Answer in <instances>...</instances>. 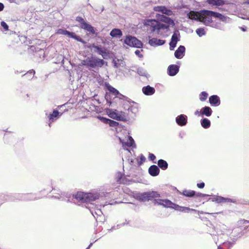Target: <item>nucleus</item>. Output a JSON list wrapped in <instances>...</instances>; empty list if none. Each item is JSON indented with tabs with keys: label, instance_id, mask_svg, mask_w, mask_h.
Segmentation results:
<instances>
[{
	"label": "nucleus",
	"instance_id": "1",
	"mask_svg": "<svg viewBox=\"0 0 249 249\" xmlns=\"http://www.w3.org/2000/svg\"><path fill=\"white\" fill-rule=\"evenodd\" d=\"M189 18L202 22L206 26L212 22V18H217L222 21H226L228 17L217 12L210 10H202L199 12L191 11L187 14Z\"/></svg>",
	"mask_w": 249,
	"mask_h": 249
},
{
	"label": "nucleus",
	"instance_id": "2",
	"mask_svg": "<svg viewBox=\"0 0 249 249\" xmlns=\"http://www.w3.org/2000/svg\"><path fill=\"white\" fill-rule=\"evenodd\" d=\"M144 25L147 27V30L150 33H156L160 35L161 30H167L169 25L160 23L155 19H146L144 20Z\"/></svg>",
	"mask_w": 249,
	"mask_h": 249
},
{
	"label": "nucleus",
	"instance_id": "3",
	"mask_svg": "<svg viewBox=\"0 0 249 249\" xmlns=\"http://www.w3.org/2000/svg\"><path fill=\"white\" fill-rule=\"evenodd\" d=\"M99 196V194L97 192L85 193L80 192H78L73 196L74 198L78 200L81 203H88L98 199Z\"/></svg>",
	"mask_w": 249,
	"mask_h": 249
},
{
	"label": "nucleus",
	"instance_id": "4",
	"mask_svg": "<svg viewBox=\"0 0 249 249\" xmlns=\"http://www.w3.org/2000/svg\"><path fill=\"white\" fill-rule=\"evenodd\" d=\"M105 63L103 59H99L96 57H88L85 59L82 60L81 64L83 66L87 67L95 68L97 67H101Z\"/></svg>",
	"mask_w": 249,
	"mask_h": 249
},
{
	"label": "nucleus",
	"instance_id": "5",
	"mask_svg": "<svg viewBox=\"0 0 249 249\" xmlns=\"http://www.w3.org/2000/svg\"><path fill=\"white\" fill-rule=\"evenodd\" d=\"M136 199L141 201H146L153 198L160 197V194L156 191H148L142 193H139L136 195Z\"/></svg>",
	"mask_w": 249,
	"mask_h": 249
},
{
	"label": "nucleus",
	"instance_id": "6",
	"mask_svg": "<svg viewBox=\"0 0 249 249\" xmlns=\"http://www.w3.org/2000/svg\"><path fill=\"white\" fill-rule=\"evenodd\" d=\"M107 113L109 117L118 121H125L127 115L123 111H118L116 109H109L107 111Z\"/></svg>",
	"mask_w": 249,
	"mask_h": 249
},
{
	"label": "nucleus",
	"instance_id": "7",
	"mask_svg": "<svg viewBox=\"0 0 249 249\" xmlns=\"http://www.w3.org/2000/svg\"><path fill=\"white\" fill-rule=\"evenodd\" d=\"M124 42L130 47L138 48L142 47V43L140 40H138L136 37L129 35L126 36Z\"/></svg>",
	"mask_w": 249,
	"mask_h": 249
},
{
	"label": "nucleus",
	"instance_id": "8",
	"mask_svg": "<svg viewBox=\"0 0 249 249\" xmlns=\"http://www.w3.org/2000/svg\"><path fill=\"white\" fill-rule=\"evenodd\" d=\"M179 36L180 35L178 31H176L174 33L169 43L170 50H173L176 47L177 42L179 40Z\"/></svg>",
	"mask_w": 249,
	"mask_h": 249
},
{
	"label": "nucleus",
	"instance_id": "9",
	"mask_svg": "<svg viewBox=\"0 0 249 249\" xmlns=\"http://www.w3.org/2000/svg\"><path fill=\"white\" fill-rule=\"evenodd\" d=\"M121 96L118 97V98L121 100V105L122 107L125 110H127L131 104L132 100L123 94H121Z\"/></svg>",
	"mask_w": 249,
	"mask_h": 249
},
{
	"label": "nucleus",
	"instance_id": "10",
	"mask_svg": "<svg viewBox=\"0 0 249 249\" xmlns=\"http://www.w3.org/2000/svg\"><path fill=\"white\" fill-rule=\"evenodd\" d=\"M154 10L167 16H171L173 14V12L170 9L167 8L164 6H155L154 7Z\"/></svg>",
	"mask_w": 249,
	"mask_h": 249
},
{
	"label": "nucleus",
	"instance_id": "11",
	"mask_svg": "<svg viewBox=\"0 0 249 249\" xmlns=\"http://www.w3.org/2000/svg\"><path fill=\"white\" fill-rule=\"evenodd\" d=\"M151 36H148V43L149 45H150L151 46H160L163 45L165 43V40L160 39H157L156 38H150Z\"/></svg>",
	"mask_w": 249,
	"mask_h": 249
},
{
	"label": "nucleus",
	"instance_id": "12",
	"mask_svg": "<svg viewBox=\"0 0 249 249\" xmlns=\"http://www.w3.org/2000/svg\"><path fill=\"white\" fill-rule=\"evenodd\" d=\"M119 140L123 147H131L134 143V140L130 136H128L127 138H125V139H122L121 138H119Z\"/></svg>",
	"mask_w": 249,
	"mask_h": 249
},
{
	"label": "nucleus",
	"instance_id": "13",
	"mask_svg": "<svg viewBox=\"0 0 249 249\" xmlns=\"http://www.w3.org/2000/svg\"><path fill=\"white\" fill-rule=\"evenodd\" d=\"M177 124L179 126H184L187 123V117L185 115L181 114L176 118Z\"/></svg>",
	"mask_w": 249,
	"mask_h": 249
},
{
	"label": "nucleus",
	"instance_id": "14",
	"mask_svg": "<svg viewBox=\"0 0 249 249\" xmlns=\"http://www.w3.org/2000/svg\"><path fill=\"white\" fill-rule=\"evenodd\" d=\"M179 67L177 65H170L168 68V73L170 76L176 75L179 71Z\"/></svg>",
	"mask_w": 249,
	"mask_h": 249
},
{
	"label": "nucleus",
	"instance_id": "15",
	"mask_svg": "<svg viewBox=\"0 0 249 249\" xmlns=\"http://www.w3.org/2000/svg\"><path fill=\"white\" fill-rule=\"evenodd\" d=\"M97 118L102 122L107 124H109V125L111 127H115L118 125L119 124V123L118 122L114 121L113 120H111L108 118L101 117L100 116H98Z\"/></svg>",
	"mask_w": 249,
	"mask_h": 249
},
{
	"label": "nucleus",
	"instance_id": "16",
	"mask_svg": "<svg viewBox=\"0 0 249 249\" xmlns=\"http://www.w3.org/2000/svg\"><path fill=\"white\" fill-rule=\"evenodd\" d=\"M59 112L57 110H54L52 113L48 115V118L49 120V125L51 126V124L58 118Z\"/></svg>",
	"mask_w": 249,
	"mask_h": 249
},
{
	"label": "nucleus",
	"instance_id": "17",
	"mask_svg": "<svg viewBox=\"0 0 249 249\" xmlns=\"http://www.w3.org/2000/svg\"><path fill=\"white\" fill-rule=\"evenodd\" d=\"M185 48L180 45L175 52V56L178 59H181L184 55Z\"/></svg>",
	"mask_w": 249,
	"mask_h": 249
},
{
	"label": "nucleus",
	"instance_id": "18",
	"mask_svg": "<svg viewBox=\"0 0 249 249\" xmlns=\"http://www.w3.org/2000/svg\"><path fill=\"white\" fill-rule=\"evenodd\" d=\"M209 102L212 106H218L220 104V98L215 95L211 96L209 97Z\"/></svg>",
	"mask_w": 249,
	"mask_h": 249
},
{
	"label": "nucleus",
	"instance_id": "19",
	"mask_svg": "<svg viewBox=\"0 0 249 249\" xmlns=\"http://www.w3.org/2000/svg\"><path fill=\"white\" fill-rule=\"evenodd\" d=\"M127 110L135 115L139 111V105L134 101H132L131 104L128 108Z\"/></svg>",
	"mask_w": 249,
	"mask_h": 249
},
{
	"label": "nucleus",
	"instance_id": "20",
	"mask_svg": "<svg viewBox=\"0 0 249 249\" xmlns=\"http://www.w3.org/2000/svg\"><path fill=\"white\" fill-rule=\"evenodd\" d=\"M142 91L146 95H151L155 92V89L149 85L143 87Z\"/></svg>",
	"mask_w": 249,
	"mask_h": 249
},
{
	"label": "nucleus",
	"instance_id": "21",
	"mask_svg": "<svg viewBox=\"0 0 249 249\" xmlns=\"http://www.w3.org/2000/svg\"><path fill=\"white\" fill-rule=\"evenodd\" d=\"M148 172L151 176L155 177L159 174L160 169L157 165H153L149 168Z\"/></svg>",
	"mask_w": 249,
	"mask_h": 249
},
{
	"label": "nucleus",
	"instance_id": "22",
	"mask_svg": "<svg viewBox=\"0 0 249 249\" xmlns=\"http://www.w3.org/2000/svg\"><path fill=\"white\" fill-rule=\"evenodd\" d=\"M109 35L112 37L120 38L122 36L123 33L120 29L114 28L111 31Z\"/></svg>",
	"mask_w": 249,
	"mask_h": 249
},
{
	"label": "nucleus",
	"instance_id": "23",
	"mask_svg": "<svg viewBox=\"0 0 249 249\" xmlns=\"http://www.w3.org/2000/svg\"><path fill=\"white\" fill-rule=\"evenodd\" d=\"M212 110L209 107H205L201 108L200 111V114L202 116L205 115L207 117H209L212 115Z\"/></svg>",
	"mask_w": 249,
	"mask_h": 249
},
{
	"label": "nucleus",
	"instance_id": "24",
	"mask_svg": "<svg viewBox=\"0 0 249 249\" xmlns=\"http://www.w3.org/2000/svg\"><path fill=\"white\" fill-rule=\"evenodd\" d=\"M81 28L92 34H94L95 33L94 28L91 25L87 22L84 23Z\"/></svg>",
	"mask_w": 249,
	"mask_h": 249
},
{
	"label": "nucleus",
	"instance_id": "25",
	"mask_svg": "<svg viewBox=\"0 0 249 249\" xmlns=\"http://www.w3.org/2000/svg\"><path fill=\"white\" fill-rule=\"evenodd\" d=\"M116 181L120 184H125L126 183V180L125 178L124 177L123 174L120 172L117 173L116 176Z\"/></svg>",
	"mask_w": 249,
	"mask_h": 249
},
{
	"label": "nucleus",
	"instance_id": "26",
	"mask_svg": "<svg viewBox=\"0 0 249 249\" xmlns=\"http://www.w3.org/2000/svg\"><path fill=\"white\" fill-rule=\"evenodd\" d=\"M173 208H174L175 210H178V211L184 212H187V213H188L189 211H196V210H194V209H190V208H189L188 207H180V206H179L178 205H176L175 204V205H174V207Z\"/></svg>",
	"mask_w": 249,
	"mask_h": 249
},
{
	"label": "nucleus",
	"instance_id": "27",
	"mask_svg": "<svg viewBox=\"0 0 249 249\" xmlns=\"http://www.w3.org/2000/svg\"><path fill=\"white\" fill-rule=\"evenodd\" d=\"M107 88L108 90L110 92L113 94L114 95H119V97H121V94H122L120 93L117 89H116L111 86L109 85V84H107Z\"/></svg>",
	"mask_w": 249,
	"mask_h": 249
},
{
	"label": "nucleus",
	"instance_id": "28",
	"mask_svg": "<svg viewBox=\"0 0 249 249\" xmlns=\"http://www.w3.org/2000/svg\"><path fill=\"white\" fill-rule=\"evenodd\" d=\"M158 165L161 169L166 170L168 168V163L167 162L162 159H160L158 161Z\"/></svg>",
	"mask_w": 249,
	"mask_h": 249
},
{
	"label": "nucleus",
	"instance_id": "29",
	"mask_svg": "<svg viewBox=\"0 0 249 249\" xmlns=\"http://www.w3.org/2000/svg\"><path fill=\"white\" fill-rule=\"evenodd\" d=\"M202 126L204 128H208L211 125V122L207 118H203L200 121Z\"/></svg>",
	"mask_w": 249,
	"mask_h": 249
},
{
	"label": "nucleus",
	"instance_id": "30",
	"mask_svg": "<svg viewBox=\"0 0 249 249\" xmlns=\"http://www.w3.org/2000/svg\"><path fill=\"white\" fill-rule=\"evenodd\" d=\"M162 205L165 207L173 208L175 204L168 199H163Z\"/></svg>",
	"mask_w": 249,
	"mask_h": 249
},
{
	"label": "nucleus",
	"instance_id": "31",
	"mask_svg": "<svg viewBox=\"0 0 249 249\" xmlns=\"http://www.w3.org/2000/svg\"><path fill=\"white\" fill-rule=\"evenodd\" d=\"M20 196V199L21 200H32L33 199V196L31 194H22Z\"/></svg>",
	"mask_w": 249,
	"mask_h": 249
},
{
	"label": "nucleus",
	"instance_id": "32",
	"mask_svg": "<svg viewBox=\"0 0 249 249\" xmlns=\"http://www.w3.org/2000/svg\"><path fill=\"white\" fill-rule=\"evenodd\" d=\"M156 18L158 19L164 21L165 22H168L171 19L163 15L157 14Z\"/></svg>",
	"mask_w": 249,
	"mask_h": 249
},
{
	"label": "nucleus",
	"instance_id": "33",
	"mask_svg": "<svg viewBox=\"0 0 249 249\" xmlns=\"http://www.w3.org/2000/svg\"><path fill=\"white\" fill-rule=\"evenodd\" d=\"M35 74V71L33 70L29 71L28 72L23 75L25 76L28 79L30 80L33 78Z\"/></svg>",
	"mask_w": 249,
	"mask_h": 249
},
{
	"label": "nucleus",
	"instance_id": "34",
	"mask_svg": "<svg viewBox=\"0 0 249 249\" xmlns=\"http://www.w3.org/2000/svg\"><path fill=\"white\" fill-rule=\"evenodd\" d=\"M182 194L186 196L192 197L195 195L196 192L192 190H184Z\"/></svg>",
	"mask_w": 249,
	"mask_h": 249
},
{
	"label": "nucleus",
	"instance_id": "35",
	"mask_svg": "<svg viewBox=\"0 0 249 249\" xmlns=\"http://www.w3.org/2000/svg\"><path fill=\"white\" fill-rule=\"evenodd\" d=\"M137 72L140 76H145L147 77L148 74L146 70L142 68H139L137 70Z\"/></svg>",
	"mask_w": 249,
	"mask_h": 249
},
{
	"label": "nucleus",
	"instance_id": "36",
	"mask_svg": "<svg viewBox=\"0 0 249 249\" xmlns=\"http://www.w3.org/2000/svg\"><path fill=\"white\" fill-rule=\"evenodd\" d=\"M196 33L199 37H201L205 35L206 32L203 28H200L196 30Z\"/></svg>",
	"mask_w": 249,
	"mask_h": 249
},
{
	"label": "nucleus",
	"instance_id": "37",
	"mask_svg": "<svg viewBox=\"0 0 249 249\" xmlns=\"http://www.w3.org/2000/svg\"><path fill=\"white\" fill-rule=\"evenodd\" d=\"M92 47L94 49V52L97 53L99 54H101L104 50L102 49L101 47H100L98 46L95 45L94 44L92 45Z\"/></svg>",
	"mask_w": 249,
	"mask_h": 249
},
{
	"label": "nucleus",
	"instance_id": "38",
	"mask_svg": "<svg viewBox=\"0 0 249 249\" xmlns=\"http://www.w3.org/2000/svg\"><path fill=\"white\" fill-rule=\"evenodd\" d=\"M72 32H70L66 30L59 29L57 31L58 34L68 35L70 37Z\"/></svg>",
	"mask_w": 249,
	"mask_h": 249
},
{
	"label": "nucleus",
	"instance_id": "39",
	"mask_svg": "<svg viewBox=\"0 0 249 249\" xmlns=\"http://www.w3.org/2000/svg\"><path fill=\"white\" fill-rule=\"evenodd\" d=\"M208 93L205 91H202L199 95V99L201 101H205L207 97H208Z\"/></svg>",
	"mask_w": 249,
	"mask_h": 249
},
{
	"label": "nucleus",
	"instance_id": "40",
	"mask_svg": "<svg viewBox=\"0 0 249 249\" xmlns=\"http://www.w3.org/2000/svg\"><path fill=\"white\" fill-rule=\"evenodd\" d=\"M224 197L220 196H217L216 197H214L213 198V201H215L217 203H224Z\"/></svg>",
	"mask_w": 249,
	"mask_h": 249
},
{
	"label": "nucleus",
	"instance_id": "41",
	"mask_svg": "<svg viewBox=\"0 0 249 249\" xmlns=\"http://www.w3.org/2000/svg\"><path fill=\"white\" fill-rule=\"evenodd\" d=\"M70 37L75 39L78 41L83 42L82 39L79 36L76 35L74 33H72Z\"/></svg>",
	"mask_w": 249,
	"mask_h": 249
},
{
	"label": "nucleus",
	"instance_id": "42",
	"mask_svg": "<svg viewBox=\"0 0 249 249\" xmlns=\"http://www.w3.org/2000/svg\"><path fill=\"white\" fill-rule=\"evenodd\" d=\"M76 20L80 23V27H81L84 23L86 22L85 21L84 19L81 17H76Z\"/></svg>",
	"mask_w": 249,
	"mask_h": 249
},
{
	"label": "nucleus",
	"instance_id": "43",
	"mask_svg": "<svg viewBox=\"0 0 249 249\" xmlns=\"http://www.w3.org/2000/svg\"><path fill=\"white\" fill-rule=\"evenodd\" d=\"M215 6H221L225 3V0H216Z\"/></svg>",
	"mask_w": 249,
	"mask_h": 249
},
{
	"label": "nucleus",
	"instance_id": "44",
	"mask_svg": "<svg viewBox=\"0 0 249 249\" xmlns=\"http://www.w3.org/2000/svg\"><path fill=\"white\" fill-rule=\"evenodd\" d=\"M1 26L3 28L4 30L6 31L8 30V25L4 21H1L0 23Z\"/></svg>",
	"mask_w": 249,
	"mask_h": 249
},
{
	"label": "nucleus",
	"instance_id": "45",
	"mask_svg": "<svg viewBox=\"0 0 249 249\" xmlns=\"http://www.w3.org/2000/svg\"><path fill=\"white\" fill-rule=\"evenodd\" d=\"M163 199H154V203L155 204H158L162 205Z\"/></svg>",
	"mask_w": 249,
	"mask_h": 249
},
{
	"label": "nucleus",
	"instance_id": "46",
	"mask_svg": "<svg viewBox=\"0 0 249 249\" xmlns=\"http://www.w3.org/2000/svg\"><path fill=\"white\" fill-rule=\"evenodd\" d=\"M145 158L142 155H141L140 157V160L139 161H138V164L139 165H141L144 161H145Z\"/></svg>",
	"mask_w": 249,
	"mask_h": 249
},
{
	"label": "nucleus",
	"instance_id": "47",
	"mask_svg": "<svg viewBox=\"0 0 249 249\" xmlns=\"http://www.w3.org/2000/svg\"><path fill=\"white\" fill-rule=\"evenodd\" d=\"M206 2L211 6H215L216 0H207Z\"/></svg>",
	"mask_w": 249,
	"mask_h": 249
},
{
	"label": "nucleus",
	"instance_id": "48",
	"mask_svg": "<svg viewBox=\"0 0 249 249\" xmlns=\"http://www.w3.org/2000/svg\"><path fill=\"white\" fill-rule=\"evenodd\" d=\"M100 55H102V56L103 57V58L106 59L107 58V57H108V53L107 52H106L104 50Z\"/></svg>",
	"mask_w": 249,
	"mask_h": 249
},
{
	"label": "nucleus",
	"instance_id": "49",
	"mask_svg": "<svg viewBox=\"0 0 249 249\" xmlns=\"http://www.w3.org/2000/svg\"><path fill=\"white\" fill-rule=\"evenodd\" d=\"M149 159L150 160L154 161L156 159V156L153 154L149 153Z\"/></svg>",
	"mask_w": 249,
	"mask_h": 249
},
{
	"label": "nucleus",
	"instance_id": "50",
	"mask_svg": "<svg viewBox=\"0 0 249 249\" xmlns=\"http://www.w3.org/2000/svg\"><path fill=\"white\" fill-rule=\"evenodd\" d=\"M235 202L234 200H233L231 198L224 197V203H225V202Z\"/></svg>",
	"mask_w": 249,
	"mask_h": 249
},
{
	"label": "nucleus",
	"instance_id": "51",
	"mask_svg": "<svg viewBox=\"0 0 249 249\" xmlns=\"http://www.w3.org/2000/svg\"><path fill=\"white\" fill-rule=\"evenodd\" d=\"M135 53L136 54V55H138L140 58H142L143 57V55L142 54H141V52L140 50H137L135 52Z\"/></svg>",
	"mask_w": 249,
	"mask_h": 249
},
{
	"label": "nucleus",
	"instance_id": "52",
	"mask_svg": "<svg viewBox=\"0 0 249 249\" xmlns=\"http://www.w3.org/2000/svg\"><path fill=\"white\" fill-rule=\"evenodd\" d=\"M224 244L227 247H231L233 246V245L234 244V243L231 242H225L224 243Z\"/></svg>",
	"mask_w": 249,
	"mask_h": 249
},
{
	"label": "nucleus",
	"instance_id": "53",
	"mask_svg": "<svg viewBox=\"0 0 249 249\" xmlns=\"http://www.w3.org/2000/svg\"><path fill=\"white\" fill-rule=\"evenodd\" d=\"M204 186H205V184L204 182H201V183L197 184V186L199 188H203Z\"/></svg>",
	"mask_w": 249,
	"mask_h": 249
},
{
	"label": "nucleus",
	"instance_id": "54",
	"mask_svg": "<svg viewBox=\"0 0 249 249\" xmlns=\"http://www.w3.org/2000/svg\"><path fill=\"white\" fill-rule=\"evenodd\" d=\"M196 196L197 197H204L207 195L206 194H202V193H197L196 195Z\"/></svg>",
	"mask_w": 249,
	"mask_h": 249
},
{
	"label": "nucleus",
	"instance_id": "55",
	"mask_svg": "<svg viewBox=\"0 0 249 249\" xmlns=\"http://www.w3.org/2000/svg\"><path fill=\"white\" fill-rule=\"evenodd\" d=\"M95 213L98 215H100L101 214H102V212L100 210H97V211L95 212Z\"/></svg>",
	"mask_w": 249,
	"mask_h": 249
},
{
	"label": "nucleus",
	"instance_id": "56",
	"mask_svg": "<svg viewBox=\"0 0 249 249\" xmlns=\"http://www.w3.org/2000/svg\"><path fill=\"white\" fill-rule=\"evenodd\" d=\"M4 9V5L3 3L0 2V12L2 11Z\"/></svg>",
	"mask_w": 249,
	"mask_h": 249
},
{
	"label": "nucleus",
	"instance_id": "57",
	"mask_svg": "<svg viewBox=\"0 0 249 249\" xmlns=\"http://www.w3.org/2000/svg\"><path fill=\"white\" fill-rule=\"evenodd\" d=\"M240 29L242 31H247V28L246 27H240Z\"/></svg>",
	"mask_w": 249,
	"mask_h": 249
},
{
	"label": "nucleus",
	"instance_id": "58",
	"mask_svg": "<svg viewBox=\"0 0 249 249\" xmlns=\"http://www.w3.org/2000/svg\"><path fill=\"white\" fill-rule=\"evenodd\" d=\"M54 197V198H58V199H60L61 197H62V196L60 195H58V196H55Z\"/></svg>",
	"mask_w": 249,
	"mask_h": 249
},
{
	"label": "nucleus",
	"instance_id": "59",
	"mask_svg": "<svg viewBox=\"0 0 249 249\" xmlns=\"http://www.w3.org/2000/svg\"><path fill=\"white\" fill-rule=\"evenodd\" d=\"M195 115H199V112L198 110H196L195 112Z\"/></svg>",
	"mask_w": 249,
	"mask_h": 249
},
{
	"label": "nucleus",
	"instance_id": "60",
	"mask_svg": "<svg viewBox=\"0 0 249 249\" xmlns=\"http://www.w3.org/2000/svg\"><path fill=\"white\" fill-rule=\"evenodd\" d=\"M92 245V243H91L90 244V245L89 246V247L88 248H86V249H89V248H90V247Z\"/></svg>",
	"mask_w": 249,
	"mask_h": 249
},
{
	"label": "nucleus",
	"instance_id": "61",
	"mask_svg": "<svg viewBox=\"0 0 249 249\" xmlns=\"http://www.w3.org/2000/svg\"><path fill=\"white\" fill-rule=\"evenodd\" d=\"M212 27H215L216 28H218V25H215V26H213V24L211 25Z\"/></svg>",
	"mask_w": 249,
	"mask_h": 249
},
{
	"label": "nucleus",
	"instance_id": "62",
	"mask_svg": "<svg viewBox=\"0 0 249 249\" xmlns=\"http://www.w3.org/2000/svg\"><path fill=\"white\" fill-rule=\"evenodd\" d=\"M114 66L116 68L117 67V63L115 62L114 63Z\"/></svg>",
	"mask_w": 249,
	"mask_h": 249
},
{
	"label": "nucleus",
	"instance_id": "63",
	"mask_svg": "<svg viewBox=\"0 0 249 249\" xmlns=\"http://www.w3.org/2000/svg\"><path fill=\"white\" fill-rule=\"evenodd\" d=\"M245 223H249V221H247V220H246V221H245Z\"/></svg>",
	"mask_w": 249,
	"mask_h": 249
},
{
	"label": "nucleus",
	"instance_id": "64",
	"mask_svg": "<svg viewBox=\"0 0 249 249\" xmlns=\"http://www.w3.org/2000/svg\"><path fill=\"white\" fill-rule=\"evenodd\" d=\"M114 229V227H112V228H111V229L110 230V231H112V230L113 229Z\"/></svg>",
	"mask_w": 249,
	"mask_h": 249
}]
</instances>
